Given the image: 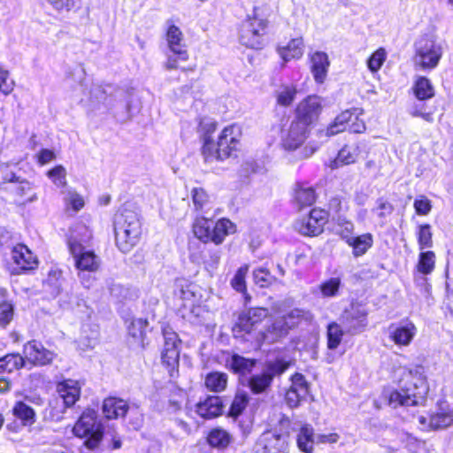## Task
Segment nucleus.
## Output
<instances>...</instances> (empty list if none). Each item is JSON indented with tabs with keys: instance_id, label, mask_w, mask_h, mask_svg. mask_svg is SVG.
I'll use <instances>...</instances> for the list:
<instances>
[{
	"instance_id": "17",
	"label": "nucleus",
	"mask_w": 453,
	"mask_h": 453,
	"mask_svg": "<svg viewBox=\"0 0 453 453\" xmlns=\"http://www.w3.org/2000/svg\"><path fill=\"white\" fill-rule=\"evenodd\" d=\"M416 334V326L408 319L389 326V337L398 346H409Z\"/></svg>"
},
{
	"instance_id": "47",
	"label": "nucleus",
	"mask_w": 453,
	"mask_h": 453,
	"mask_svg": "<svg viewBox=\"0 0 453 453\" xmlns=\"http://www.w3.org/2000/svg\"><path fill=\"white\" fill-rule=\"evenodd\" d=\"M241 134L242 132L240 127L236 125H231L226 127L222 130L219 139L225 142L226 138V143H229L232 146V148L237 149L240 142Z\"/></svg>"
},
{
	"instance_id": "22",
	"label": "nucleus",
	"mask_w": 453,
	"mask_h": 453,
	"mask_svg": "<svg viewBox=\"0 0 453 453\" xmlns=\"http://www.w3.org/2000/svg\"><path fill=\"white\" fill-rule=\"evenodd\" d=\"M128 410L127 402L120 398L109 397L103 403V412L108 419L123 418Z\"/></svg>"
},
{
	"instance_id": "64",
	"label": "nucleus",
	"mask_w": 453,
	"mask_h": 453,
	"mask_svg": "<svg viewBox=\"0 0 453 453\" xmlns=\"http://www.w3.org/2000/svg\"><path fill=\"white\" fill-rule=\"evenodd\" d=\"M192 198L195 207L202 210L208 202V196L203 188H195L192 190Z\"/></svg>"
},
{
	"instance_id": "25",
	"label": "nucleus",
	"mask_w": 453,
	"mask_h": 453,
	"mask_svg": "<svg viewBox=\"0 0 453 453\" xmlns=\"http://www.w3.org/2000/svg\"><path fill=\"white\" fill-rule=\"evenodd\" d=\"M278 52L284 62L298 59L303 54V42L301 37L292 39L287 46L278 48Z\"/></svg>"
},
{
	"instance_id": "3",
	"label": "nucleus",
	"mask_w": 453,
	"mask_h": 453,
	"mask_svg": "<svg viewBox=\"0 0 453 453\" xmlns=\"http://www.w3.org/2000/svg\"><path fill=\"white\" fill-rule=\"evenodd\" d=\"M116 245L123 253L129 252L139 242L142 224L139 215L132 210L123 209L114 219Z\"/></svg>"
},
{
	"instance_id": "27",
	"label": "nucleus",
	"mask_w": 453,
	"mask_h": 453,
	"mask_svg": "<svg viewBox=\"0 0 453 453\" xmlns=\"http://www.w3.org/2000/svg\"><path fill=\"white\" fill-rule=\"evenodd\" d=\"M235 225L229 219H222L217 223L213 222L211 228V240L215 244H220L225 237L235 232Z\"/></svg>"
},
{
	"instance_id": "32",
	"label": "nucleus",
	"mask_w": 453,
	"mask_h": 453,
	"mask_svg": "<svg viewBox=\"0 0 453 453\" xmlns=\"http://www.w3.org/2000/svg\"><path fill=\"white\" fill-rule=\"evenodd\" d=\"M316 200V193L313 188L297 185L295 190V201L299 208L311 206Z\"/></svg>"
},
{
	"instance_id": "5",
	"label": "nucleus",
	"mask_w": 453,
	"mask_h": 453,
	"mask_svg": "<svg viewBox=\"0 0 453 453\" xmlns=\"http://www.w3.org/2000/svg\"><path fill=\"white\" fill-rule=\"evenodd\" d=\"M73 432L77 437L87 438L84 445L89 449H95L103 439L104 426L97 419V413L88 409L75 423Z\"/></svg>"
},
{
	"instance_id": "58",
	"label": "nucleus",
	"mask_w": 453,
	"mask_h": 453,
	"mask_svg": "<svg viewBox=\"0 0 453 453\" xmlns=\"http://www.w3.org/2000/svg\"><path fill=\"white\" fill-rule=\"evenodd\" d=\"M386 56V50L383 48L377 50L367 60L368 68L373 73L377 72L383 65Z\"/></svg>"
},
{
	"instance_id": "10",
	"label": "nucleus",
	"mask_w": 453,
	"mask_h": 453,
	"mask_svg": "<svg viewBox=\"0 0 453 453\" xmlns=\"http://www.w3.org/2000/svg\"><path fill=\"white\" fill-rule=\"evenodd\" d=\"M266 21L257 17H249L245 19L240 29V42L251 49H260L263 46Z\"/></svg>"
},
{
	"instance_id": "31",
	"label": "nucleus",
	"mask_w": 453,
	"mask_h": 453,
	"mask_svg": "<svg viewBox=\"0 0 453 453\" xmlns=\"http://www.w3.org/2000/svg\"><path fill=\"white\" fill-rule=\"evenodd\" d=\"M273 381L271 377L263 371L262 373L254 374L248 380V387L253 394L259 395L266 393L271 388Z\"/></svg>"
},
{
	"instance_id": "43",
	"label": "nucleus",
	"mask_w": 453,
	"mask_h": 453,
	"mask_svg": "<svg viewBox=\"0 0 453 453\" xmlns=\"http://www.w3.org/2000/svg\"><path fill=\"white\" fill-rule=\"evenodd\" d=\"M342 280L339 277H332L323 281L320 286L321 296L325 298H332L339 296Z\"/></svg>"
},
{
	"instance_id": "12",
	"label": "nucleus",
	"mask_w": 453,
	"mask_h": 453,
	"mask_svg": "<svg viewBox=\"0 0 453 453\" xmlns=\"http://www.w3.org/2000/svg\"><path fill=\"white\" fill-rule=\"evenodd\" d=\"M327 219L328 213L326 211L314 208L308 216L296 221V229L303 235L316 236L323 232Z\"/></svg>"
},
{
	"instance_id": "46",
	"label": "nucleus",
	"mask_w": 453,
	"mask_h": 453,
	"mask_svg": "<svg viewBox=\"0 0 453 453\" xmlns=\"http://www.w3.org/2000/svg\"><path fill=\"white\" fill-rule=\"evenodd\" d=\"M334 231L348 243L353 238L354 225L346 219L339 218L334 226Z\"/></svg>"
},
{
	"instance_id": "34",
	"label": "nucleus",
	"mask_w": 453,
	"mask_h": 453,
	"mask_svg": "<svg viewBox=\"0 0 453 453\" xmlns=\"http://www.w3.org/2000/svg\"><path fill=\"white\" fill-rule=\"evenodd\" d=\"M212 226V220L205 218L197 219L193 226L194 234L203 242H211Z\"/></svg>"
},
{
	"instance_id": "6",
	"label": "nucleus",
	"mask_w": 453,
	"mask_h": 453,
	"mask_svg": "<svg viewBox=\"0 0 453 453\" xmlns=\"http://www.w3.org/2000/svg\"><path fill=\"white\" fill-rule=\"evenodd\" d=\"M80 232H84L81 239L72 234L68 240L69 250L75 260L76 267L81 271L95 272L99 267V260L92 251H85L81 242H88L90 232L84 226L78 227Z\"/></svg>"
},
{
	"instance_id": "16",
	"label": "nucleus",
	"mask_w": 453,
	"mask_h": 453,
	"mask_svg": "<svg viewBox=\"0 0 453 453\" xmlns=\"http://www.w3.org/2000/svg\"><path fill=\"white\" fill-rule=\"evenodd\" d=\"M237 149L232 148L226 142L219 139L217 144L214 143L212 139L206 135L204 136V144L202 147V154L206 162H212L213 160H224L230 157Z\"/></svg>"
},
{
	"instance_id": "56",
	"label": "nucleus",
	"mask_w": 453,
	"mask_h": 453,
	"mask_svg": "<svg viewBox=\"0 0 453 453\" xmlns=\"http://www.w3.org/2000/svg\"><path fill=\"white\" fill-rule=\"evenodd\" d=\"M372 211L380 218V223L384 224L387 219L393 213L394 206L387 200L379 198L377 200V206L372 210Z\"/></svg>"
},
{
	"instance_id": "48",
	"label": "nucleus",
	"mask_w": 453,
	"mask_h": 453,
	"mask_svg": "<svg viewBox=\"0 0 453 453\" xmlns=\"http://www.w3.org/2000/svg\"><path fill=\"white\" fill-rule=\"evenodd\" d=\"M290 366V362L283 359H276L274 361L267 362L265 367V372L271 377L272 381L276 376H280Z\"/></svg>"
},
{
	"instance_id": "45",
	"label": "nucleus",
	"mask_w": 453,
	"mask_h": 453,
	"mask_svg": "<svg viewBox=\"0 0 453 453\" xmlns=\"http://www.w3.org/2000/svg\"><path fill=\"white\" fill-rule=\"evenodd\" d=\"M453 423V414L450 411H441L430 417V426L434 429H442Z\"/></svg>"
},
{
	"instance_id": "4",
	"label": "nucleus",
	"mask_w": 453,
	"mask_h": 453,
	"mask_svg": "<svg viewBox=\"0 0 453 453\" xmlns=\"http://www.w3.org/2000/svg\"><path fill=\"white\" fill-rule=\"evenodd\" d=\"M308 315V312L303 310L293 309L286 315L271 319L264 329L257 333L254 340L258 345L278 342L285 338L289 331L296 326L302 319H307Z\"/></svg>"
},
{
	"instance_id": "49",
	"label": "nucleus",
	"mask_w": 453,
	"mask_h": 453,
	"mask_svg": "<svg viewBox=\"0 0 453 453\" xmlns=\"http://www.w3.org/2000/svg\"><path fill=\"white\" fill-rule=\"evenodd\" d=\"M51 8L58 12H69L79 9L81 0H44Z\"/></svg>"
},
{
	"instance_id": "15",
	"label": "nucleus",
	"mask_w": 453,
	"mask_h": 453,
	"mask_svg": "<svg viewBox=\"0 0 453 453\" xmlns=\"http://www.w3.org/2000/svg\"><path fill=\"white\" fill-rule=\"evenodd\" d=\"M321 110V99L317 96H309L298 104L295 119L310 127L318 119Z\"/></svg>"
},
{
	"instance_id": "38",
	"label": "nucleus",
	"mask_w": 453,
	"mask_h": 453,
	"mask_svg": "<svg viewBox=\"0 0 453 453\" xmlns=\"http://www.w3.org/2000/svg\"><path fill=\"white\" fill-rule=\"evenodd\" d=\"M353 248V255L360 257L364 255L372 245V236L371 234H365L354 237L348 242Z\"/></svg>"
},
{
	"instance_id": "40",
	"label": "nucleus",
	"mask_w": 453,
	"mask_h": 453,
	"mask_svg": "<svg viewBox=\"0 0 453 453\" xmlns=\"http://www.w3.org/2000/svg\"><path fill=\"white\" fill-rule=\"evenodd\" d=\"M435 266V254L434 251H421L418 255L417 270L422 274H430Z\"/></svg>"
},
{
	"instance_id": "61",
	"label": "nucleus",
	"mask_w": 453,
	"mask_h": 453,
	"mask_svg": "<svg viewBox=\"0 0 453 453\" xmlns=\"http://www.w3.org/2000/svg\"><path fill=\"white\" fill-rule=\"evenodd\" d=\"M147 321L142 319H137L131 322L128 327V333L134 338L142 339L145 334Z\"/></svg>"
},
{
	"instance_id": "14",
	"label": "nucleus",
	"mask_w": 453,
	"mask_h": 453,
	"mask_svg": "<svg viewBox=\"0 0 453 453\" xmlns=\"http://www.w3.org/2000/svg\"><path fill=\"white\" fill-rule=\"evenodd\" d=\"M25 363L35 366H43L51 364L56 357V353L47 349L42 342L33 340L27 342L23 347Z\"/></svg>"
},
{
	"instance_id": "41",
	"label": "nucleus",
	"mask_w": 453,
	"mask_h": 453,
	"mask_svg": "<svg viewBox=\"0 0 453 453\" xmlns=\"http://www.w3.org/2000/svg\"><path fill=\"white\" fill-rule=\"evenodd\" d=\"M414 92L418 99L426 100L434 96V90L431 81L426 77H419L414 85Z\"/></svg>"
},
{
	"instance_id": "30",
	"label": "nucleus",
	"mask_w": 453,
	"mask_h": 453,
	"mask_svg": "<svg viewBox=\"0 0 453 453\" xmlns=\"http://www.w3.org/2000/svg\"><path fill=\"white\" fill-rule=\"evenodd\" d=\"M228 376L225 372H212L206 375L204 385L210 391L220 393L226 388Z\"/></svg>"
},
{
	"instance_id": "7",
	"label": "nucleus",
	"mask_w": 453,
	"mask_h": 453,
	"mask_svg": "<svg viewBox=\"0 0 453 453\" xmlns=\"http://www.w3.org/2000/svg\"><path fill=\"white\" fill-rule=\"evenodd\" d=\"M414 64L421 70L434 69L441 57L442 48L440 43L429 37H421L415 42Z\"/></svg>"
},
{
	"instance_id": "28",
	"label": "nucleus",
	"mask_w": 453,
	"mask_h": 453,
	"mask_svg": "<svg viewBox=\"0 0 453 453\" xmlns=\"http://www.w3.org/2000/svg\"><path fill=\"white\" fill-rule=\"evenodd\" d=\"M207 441L213 448L225 449L232 441V436L226 430L216 427L209 432Z\"/></svg>"
},
{
	"instance_id": "59",
	"label": "nucleus",
	"mask_w": 453,
	"mask_h": 453,
	"mask_svg": "<svg viewBox=\"0 0 453 453\" xmlns=\"http://www.w3.org/2000/svg\"><path fill=\"white\" fill-rule=\"evenodd\" d=\"M13 317V305L11 303L2 300L0 302V326H5Z\"/></svg>"
},
{
	"instance_id": "44",
	"label": "nucleus",
	"mask_w": 453,
	"mask_h": 453,
	"mask_svg": "<svg viewBox=\"0 0 453 453\" xmlns=\"http://www.w3.org/2000/svg\"><path fill=\"white\" fill-rule=\"evenodd\" d=\"M417 236L420 250L433 247L432 226L429 224L419 225L418 227Z\"/></svg>"
},
{
	"instance_id": "23",
	"label": "nucleus",
	"mask_w": 453,
	"mask_h": 453,
	"mask_svg": "<svg viewBox=\"0 0 453 453\" xmlns=\"http://www.w3.org/2000/svg\"><path fill=\"white\" fill-rule=\"evenodd\" d=\"M174 296L180 301V306L189 308L191 312L194 311V304L196 302V295L194 286L186 281H178L175 283Z\"/></svg>"
},
{
	"instance_id": "11",
	"label": "nucleus",
	"mask_w": 453,
	"mask_h": 453,
	"mask_svg": "<svg viewBox=\"0 0 453 453\" xmlns=\"http://www.w3.org/2000/svg\"><path fill=\"white\" fill-rule=\"evenodd\" d=\"M309 127L296 119L282 126L280 142L286 150H296L303 144L309 135Z\"/></svg>"
},
{
	"instance_id": "20",
	"label": "nucleus",
	"mask_w": 453,
	"mask_h": 453,
	"mask_svg": "<svg viewBox=\"0 0 453 453\" xmlns=\"http://www.w3.org/2000/svg\"><path fill=\"white\" fill-rule=\"evenodd\" d=\"M12 257L20 271L34 269L37 265V259L31 250L23 244L16 245L12 250Z\"/></svg>"
},
{
	"instance_id": "18",
	"label": "nucleus",
	"mask_w": 453,
	"mask_h": 453,
	"mask_svg": "<svg viewBox=\"0 0 453 453\" xmlns=\"http://www.w3.org/2000/svg\"><path fill=\"white\" fill-rule=\"evenodd\" d=\"M57 391L63 399L65 407H72L80 399L81 386L77 380H65L58 382Z\"/></svg>"
},
{
	"instance_id": "42",
	"label": "nucleus",
	"mask_w": 453,
	"mask_h": 453,
	"mask_svg": "<svg viewBox=\"0 0 453 453\" xmlns=\"http://www.w3.org/2000/svg\"><path fill=\"white\" fill-rule=\"evenodd\" d=\"M249 272V265H243L241 266L236 273H234L233 279L230 281V284L232 288L236 290L237 292L242 293L245 295L246 299H250V296H248L247 294V287H246V281L245 278Z\"/></svg>"
},
{
	"instance_id": "51",
	"label": "nucleus",
	"mask_w": 453,
	"mask_h": 453,
	"mask_svg": "<svg viewBox=\"0 0 453 453\" xmlns=\"http://www.w3.org/2000/svg\"><path fill=\"white\" fill-rule=\"evenodd\" d=\"M249 403V396L246 393H237L231 403L228 415L233 418L238 417L246 408Z\"/></svg>"
},
{
	"instance_id": "1",
	"label": "nucleus",
	"mask_w": 453,
	"mask_h": 453,
	"mask_svg": "<svg viewBox=\"0 0 453 453\" xmlns=\"http://www.w3.org/2000/svg\"><path fill=\"white\" fill-rule=\"evenodd\" d=\"M424 372V367L420 365L403 368L398 381L399 389L390 393L389 404L394 408L400 405L415 406L422 404L428 392Z\"/></svg>"
},
{
	"instance_id": "50",
	"label": "nucleus",
	"mask_w": 453,
	"mask_h": 453,
	"mask_svg": "<svg viewBox=\"0 0 453 453\" xmlns=\"http://www.w3.org/2000/svg\"><path fill=\"white\" fill-rule=\"evenodd\" d=\"M253 280L259 288H267L275 281V277L266 268L259 267L253 271Z\"/></svg>"
},
{
	"instance_id": "62",
	"label": "nucleus",
	"mask_w": 453,
	"mask_h": 453,
	"mask_svg": "<svg viewBox=\"0 0 453 453\" xmlns=\"http://www.w3.org/2000/svg\"><path fill=\"white\" fill-rule=\"evenodd\" d=\"M48 177L52 180L55 185L58 187H63L65 185V169L62 165H58L53 169L50 170L47 173Z\"/></svg>"
},
{
	"instance_id": "53",
	"label": "nucleus",
	"mask_w": 453,
	"mask_h": 453,
	"mask_svg": "<svg viewBox=\"0 0 453 453\" xmlns=\"http://www.w3.org/2000/svg\"><path fill=\"white\" fill-rule=\"evenodd\" d=\"M296 95V88L293 86H284L276 93L277 104L281 106H288L292 104Z\"/></svg>"
},
{
	"instance_id": "60",
	"label": "nucleus",
	"mask_w": 453,
	"mask_h": 453,
	"mask_svg": "<svg viewBox=\"0 0 453 453\" xmlns=\"http://www.w3.org/2000/svg\"><path fill=\"white\" fill-rule=\"evenodd\" d=\"M415 211L418 215H427L432 210L431 201L425 196H418L413 203Z\"/></svg>"
},
{
	"instance_id": "21",
	"label": "nucleus",
	"mask_w": 453,
	"mask_h": 453,
	"mask_svg": "<svg viewBox=\"0 0 453 453\" xmlns=\"http://www.w3.org/2000/svg\"><path fill=\"white\" fill-rule=\"evenodd\" d=\"M363 147L361 143L345 145L338 152L337 157L332 163V167L337 168L343 165L355 163L360 157Z\"/></svg>"
},
{
	"instance_id": "54",
	"label": "nucleus",
	"mask_w": 453,
	"mask_h": 453,
	"mask_svg": "<svg viewBox=\"0 0 453 453\" xmlns=\"http://www.w3.org/2000/svg\"><path fill=\"white\" fill-rule=\"evenodd\" d=\"M245 326L242 324V313L239 315L238 321L233 327V334L236 338H245L246 334H251L256 330L257 324L253 319H248Z\"/></svg>"
},
{
	"instance_id": "26",
	"label": "nucleus",
	"mask_w": 453,
	"mask_h": 453,
	"mask_svg": "<svg viewBox=\"0 0 453 453\" xmlns=\"http://www.w3.org/2000/svg\"><path fill=\"white\" fill-rule=\"evenodd\" d=\"M227 365L234 373L245 375L252 372L257 365V360L234 354L227 361Z\"/></svg>"
},
{
	"instance_id": "52",
	"label": "nucleus",
	"mask_w": 453,
	"mask_h": 453,
	"mask_svg": "<svg viewBox=\"0 0 453 453\" xmlns=\"http://www.w3.org/2000/svg\"><path fill=\"white\" fill-rule=\"evenodd\" d=\"M268 316V310L265 308L255 307L247 310L242 313V324L245 326V324L249 321L247 319H253L257 325L261 323Z\"/></svg>"
},
{
	"instance_id": "36",
	"label": "nucleus",
	"mask_w": 453,
	"mask_h": 453,
	"mask_svg": "<svg viewBox=\"0 0 453 453\" xmlns=\"http://www.w3.org/2000/svg\"><path fill=\"white\" fill-rule=\"evenodd\" d=\"M13 415L19 418L23 425H32L35 422V412L24 402H17L12 408Z\"/></svg>"
},
{
	"instance_id": "63",
	"label": "nucleus",
	"mask_w": 453,
	"mask_h": 453,
	"mask_svg": "<svg viewBox=\"0 0 453 453\" xmlns=\"http://www.w3.org/2000/svg\"><path fill=\"white\" fill-rule=\"evenodd\" d=\"M14 88V81L9 78V72L0 67V91L9 95Z\"/></svg>"
},
{
	"instance_id": "55",
	"label": "nucleus",
	"mask_w": 453,
	"mask_h": 453,
	"mask_svg": "<svg viewBox=\"0 0 453 453\" xmlns=\"http://www.w3.org/2000/svg\"><path fill=\"white\" fill-rule=\"evenodd\" d=\"M290 388L299 392V395L308 396L310 393V384L302 373L296 372L291 377Z\"/></svg>"
},
{
	"instance_id": "8",
	"label": "nucleus",
	"mask_w": 453,
	"mask_h": 453,
	"mask_svg": "<svg viewBox=\"0 0 453 453\" xmlns=\"http://www.w3.org/2000/svg\"><path fill=\"white\" fill-rule=\"evenodd\" d=\"M166 42L173 55L167 58L165 67L167 70H173L179 67L178 61H187L188 53L184 43V35L180 27L167 21Z\"/></svg>"
},
{
	"instance_id": "13",
	"label": "nucleus",
	"mask_w": 453,
	"mask_h": 453,
	"mask_svg": "<svg viewBox=\"0 0 453 453\" xmlns=\"http://www.w3.org/2000/svg\"><path fill=\"white\" fill-rule=\"evenodd\" d=\"M288 448V435L266 431L257 439L254 453H287Z\"/></svg>"
},
{
	"instance_id": "35",
	"label": "nucleus",
	"mask_w": 453,
	"mask_h": 453,
	"mask_svg": "<svg viewBox=\"0 0 453 453\" xmlns=\"http://www.w3.org/2000/svg\"><path fill=\"white\" fill-rule=\"evenodd\" d=\"M345 329L341 324L332 322L327 326L326 337L327 348L334 350L341 344Z\"/></svg>"
},
{
	"instance_id": "33",
	"label": "nucleus",
	"mask_w": 453,
	"mask_h": 453,
	"mask_svg": "<svg viewBox=\"0 0 453 453\" xmlns=\"http://www.w3.org/2000/svg\"><path fill=\"white\" fill-rule=\"evenodd\" d=\"M25 359L19 354H7L0 358V372H12L25 366Z\"/></svg>"
},
{
	"instance_id": "29",
	"label": "nucleus",
	"mask_w": 453,
	"mask_h": 453,
	"mask_svg": "<svg viewBox=\"0 0 453 453\" xmlns=\"http://www.w3.org/2000/svg\"><path fill=\"white\" fill-rule=\"evenodd\" d=\"M296 441L297 446L302 451L311 453L313 445L316 442L312 426L310 425L303 426L299 431Z\"/></svg>"
},
{
	"instance_id": "19",
	"label": "nucleus",
	"mask_w": 453,
	"mask_h": 453,
	"mask_svg": "<svg viewBox=\"0 0 453 453\" xmlns=\"http://www.w3.org/2000/svg\"><path fill=\"white\" fill-rule=\"evenodd\" d=\"M196 413L203 418H213L222 414L223 403L219 396H207L196 405Z\"/></svg>"
},
{
	"instance_id": "57",
	"label": "nucleus",
	"mask_w": 453,
	"mask_h": 453,
	"mask_svg": "<svg viewBox=\"0 0 453 453\" xmlns=\"http://www.w3.org/2000/svg\"><path fill=\"white\" fill-rule=\"evenodd\" d=\"M63 283L62 272L58 269L50 270L47 279V285L52 288L53 295H58L62 291Z\"/></svg>"
},
{
	"instance_id": "39",
	"label": "nucleus",
	"mask_w": 453,
	"mask_h": 453,
	"mask_svg": "<svg viewBox=\"0 0 453 453\" xmlns=\"http://www.w3.org/2000/svg\"><path fill=\"white\" fill-rule=\"evenodd\" d=\"M353 115L350 111H345L339 114L333 124L326 127L325 134L326 136L335 135L346 129L347 124L351 121Z\"/></svg>"
},
{
	"instance_id": "9",
	"label": "nucleus",
	"mask_w": 453,
	"mask_h": 453,
	"mask_svg": "<svg viewBox=\"0 0 453 453\" xmlns=\"http://www.w3.org/2000/svg\"><path fill=\"white\" fill-rule=\"evenodd\" d=\"M339 321L347 334H361L365 330L368 324L367 311L363 305L351 303L342 311Z\"/></svg>"
},
{
	"instance_id": "2",
	"label": "nucleus",
	"mask_w": 453,
	"mask_h": 453,
	"mask_svg": "<svg viewBox=\"0 0 453 453\" xmlns=\"http://www.w3.org/2000/svg\"><path fill=\"white\" fill-rule=\"evenodd\" d=\"M0 189L10 193L19 204L25 205L37 200L36 194L33 192V183L20 174L16 165H0Z\"/></svg>"
},
{
	"instance_id": "37",
	"label": "nucleus",
	"mask_w": 453,
	"mask_h": 453,
	"mask_svg": "<svg viewBox=\"0 0 453 453\" xmlns=\"http://www.w3.org/2000/svg\"><path fill=\"white\" fill-rule=\"evenodd\" d=\"M161 359L170 376L173 377L174 373L178 372L180 349H163Z\"/></svg>"
},
{
	"instance_id": "24",
	"label": "nucleus",
	"mask_w": 453,
	"mask_h": 453,
	"mask_svg": "<svg viewBox=\"0 0 453 453\" xmlns=\"http://www.w3.org/2000/svg\"><path fill=\"white\" fill-rule=\"evenodd\" d=\"M311 73L319 83H323L327 73L329 60L326 53L317 51L311 57Z\"/></svg>"
}]
</instances>
